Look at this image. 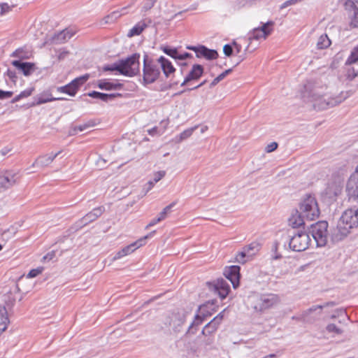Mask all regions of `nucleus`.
<instances>
[{"mask_svg": "<svg viewBox=\"0 0 358 358\" xmlns=\"http://www.w3.org/2000/svg\"><path fill=\"white\" fill-rule=\"evenodd\" d=\"M204 69L201 64H194L191 71L188 73L185 78L183 82L180 84L181 86H185L193 80H199L203 73Z\"/></svg>", "mask_w": 358, "mask_h": 358, "instance_id": "nucleus-15", "label": "nucleus"}, {"mask_svg": "<svg viewBox=\"0 0 358 358\" xmlns=\"http://www.w3.org/2000/svg\"><path fill=\"white\" fill-rule=\"evenodd\" d=\"M105 208L103 206H100L96 208H94L91 212L86 214L81 220V222L83 224H87L90 223L95 220H96L99 217H100L103 213L104 212Z\"/></svg>", "mask_w": 358, "mask_h": 358, "instance_id": "nucleus-21", "label": "nucleus"}, {"mask_svg": "<svg viewBox=\"0 0 358 358\" xmlns=\"http://www.w3.org/2000/svg\"><path fill=\"white\" fill-rule=\"evenodd\" d=\"M176 205V202H172L171 203H170L169 205H168L167 206H166L163 210L159 213V218L162 220H164L167 215L171 212V208Z\"/></svg>", "mask_w": 358, "mask_h": 358, "instance_id": "nucleus-44", "label": "nucleus"}, {"mask_svg": "<svg viewBox=\"0 0 358 358\" xmlns=\"http://www.w3.org/2000/svg\"><path fill=\"white\" fill-rule=\"evenodd\" d=\"M17 174L6 171L0 173V191L7 189L13 186L17 182Z\"/></svg>", "mask_w": 358, "mask_h": 358, "instance_id": "nucleus-14", "label": "nucleus"}, {"mask_svg": "<svg viewBox=\"0 0 358 358\" xmlns=\"http://www.w3.org/2000/svg\"><path fill=\"white\" fill-rule=\"evenodd\" d=\"M300 0H288V1H286L285 3H283L281 6H280V8L282 9V8H285L287 6H289L291 5H294V4H296V3H298Z\"/></svg>", "mask_w": 358, "mask_h": 358, "instance_id": "nucleus-57", "label": "nucleus"}, {"mask_svg": "<svg viewBox=\"0 0 358 358\" xmlns=\"http://www.w3.org/2000/svg\"><path fill=\"white\" fill-rule=\"evenodd\" d=\"M23 49L22 48H18L15 51H14L10 56L13 57H18L20 59L27 58L23 55Z\"/></svg>", "mask_w": 358, "mask_h": 358, "instance_id": "nucleus-52", "label": "nucleus"}, {"mask_svg": "<svg viewBox=\"0 0 358 358\" xmlns=\"http://www.w3.org/2000/svg\"><path fill=\"white\" fill-rule=\"evenodd\" d=\"M358 75V70L355 71L354 68L349 69L348 71V76L350 79L355 78Z\"/></svg>", "mask_w": 358, "mask_h": 358, "instance_id": "nucleus-58", "label": "nucleus"}, {"mask_svg": "<svg viewBox=\"0 0 358 358\" xmlns=\"http://www.w3.org/2000/svg\"><path fill=\"white\" fill-rule=\"evenodd\" d=\"M328 226L327 221H320L315 224H311L310 233L317 247L326 245L328 238L329 237L331 238V231L329 233Z\"/></svg>", "mask_w": 358, "mask_h": 358, "instance_id": "nucleus-7", "label": "nucleus"}, {"mask_svg": "<svg viewBox=\"0 0 358 358\" xmlns=\"http://www.w3.org/2000/svg\"><path fill=\"white\" fill-rule=\"evenodd\" d=\"M95 125V122L94 120H90L88 121L87 122L83 124H81V125H79V126H76V128L78 129V131H83L90 127H94Z\"/></svg>", "mask_w": 358, "mask_h": 358, "instance_id": "nucleus-48", "label": "nucleus"}, {"mask_svg": "<svg viewBox=\"0 0 358 358\" xmlns=\"http://www.w3.org/2000/svg\"><path fill=\"white\" fill-rule=\"evenodd\" d=\"M6 75L9 77V78L14 83L16 82L17 76L15 71H12L10 69H8L6 71Z\"/></svg>", "mask_w": 358, "mask_h": 358, "instance_id": "nucleus-56", "label": "nucleus"}, {"mask_svg": "<svg viewBox=\"0 0 358 358\" xmlns=\"http://www.w3.org/2000/svg\"><path fill=\"white\" fill-rule=\"evenodd\" d=\"M223 52L224 54L227 56L230 57L233 54V47L231 45L226 44L223 47Z\"/></svg>", "mask_w": 358, "mask_h": 358, "instance_id": "nucleus-50", "label": "nucleus"}, {"mask_svg": "<svg viewBox=\"0 0 358 358\" xmlns=\"http://www.w3.org/2000/svg\"><path fill=\"white\" fill-rule=\"evenodd\" d=\"M358 61V45L354 48L346 61V64H352Z\"/></svg>", "mask_w": 358, "mask_h": 358, "instance_id": "nucleus-38", "label": "nucleus"}, {"mask_svg": "<svg viewBox=\"0 0 358 358\" xmlns=\"http://www.w3.org/2000/svg\"><path fill=\"white\" fill-rule=\"evenodd\" d=\"M119 16H120V15H119L118 12H113V13H112L110 15H108V16H106L105 17L106 23H108L110 21H113V20H115Z\"/></svg>", "mask_w": 358, "mask_h": 358, "instance_id": "nucleus-54", "label": "nucleus"}, {"mask_svg": "<svg viewBox=\"0 0 358 358\" xmlns=\"http://www.w3.org/2000/svg\"><path fill=\"white\" fill-rule=\"evenodd\" d=\"M196 321H194L189 327L186 334H195L198 330L197 327L200 325L203 321L202 318L199 315L195 316Z\"/></svg>", "mask_w": 358, "mask_h": 358, "instance_id": "nucleus-34", "label": "nucleus"}, {"mask_svg": "<svg viewBox=\"0 0 358 358\" xmlns=\"http://www.w3.org/2000/svg\"><path fill=\"white\" fill-rule=\"evenodd\" d=\"M274 22L268 21L266 23H262V26L254 28L249 34L248 40L250 43L252 40L266 39L272 32Z\"/></svg>", "mask_w": 358, "mask_h": 358, "instance_id": "nucleus-9", "label": "nucleus"}, {"mask_svg": "<svg viewBox=\"0 0 358 358\" xmlns=\"http://www.w3.org/2000/svg\"><path fill=\"white\" fill-rule=\"evenodd\" d=\"M162 221L159 217H158L156 219H154L152 220L146 227H145V229H148L150 227L155 225L157 223L159 222Z\"/></svg>", "mask_w": 358, "mask_h": 358, "instance_id": "nucleus-61", "label": "nucleus"}, {"mask_svg": "<svg viewBox=\"0 0 358 358\" xmlns=\"http://www.w3.org/2000/svg\"><path fill=\"white\" fill-rule=\"evenodd\" d=\"M148 27L145 20L138 22L129 32V36L139 35Z\"/></svg>", "mask_w": 358, "mask_h": 358, "instance_id": "nucleus-30", "label": "nucleus"}, {"mask_svg": "<svg viewBox=\"0 0 358 358\" xmlns=\"http://www.w3.org/2000/svg\"><path fill=\"white\" fill-rule=\"evenodd\" d=\"M206 285L210 290L217 294L222 299L227 297L230 290L228 282L223 278L217 279L213 282H208Z\"/></svg>", "mask_w": 358, "mask_h": 358, "instance_id": "nucleus-11", "label": "nucleus"}, {"mask_svg": "<svg viewBox=\"0 0 358 358\" xmlns=\"http://www.w3.org/2000/svg\"><path fill=\"white\" fill-rule=\"evenodd\" d=\"M240 270L241 267L239 266H231L226 268L224 272V276L231 282L234 289L239 286Z\"/></svg>", "mask_w": 358, "mask_h": 358, "instance_id": "nucleus-13", "label": "nucleus"}, {"mask_svg": "<svg viewBox=\"0 0 358 358\" xmlns=\"http://www.w3.org/2000/svg\"><path fill=\"white\" fill-rule=\"evenodd\" d=\"M185 313L184 312L173 313L170 318L169 324L173 327L176 333L181 331L182 326L185 321Z\"/></svg>", "mask_w": 358, "mask_h": 358, "instance_id": "nucleus-16", "label": "nucleus"}, {"mask_svg": "<svg viewBox=\"0 0 358 358\" xmlns=\"http://www.w3.org/2000/svg\"><path fill=\"white\" fill-rule=\"evenodd\" d=\"M12 65L21 71L25 76H30L36 69L35 64L31 62H22L20 60H14Z\"/></svg>", "mask_w": 358, "mask_h": 358, "instance_id": "nucleus-18", "label": "nucleus"}, {"mask_svg": "<svg viewBox=\"0 0 358 358\" xmlns=\"http://www.w3.org/2000/svg\"><path fill=\"white\" fill-rule=\"evenodd\" d=\"M88 96L94 99H100L103 101L108 102L113 100L116 96H121L122 95L119 93L116 94H106L96 91H92L87 94Z\"/></svg>", "mask_w": 358, "mask_h": 358, "instance_id": "nucleus-24", "label": "nucleus"}, {"mask_svg": "<svg viewBox=\"0 0 358 358\" xmlns=\"http://www.w3.org/2000/svg\"><path fill=\"white\" fill-rule=\"evenodd\" d=\"M55 100H66V99L62 98V97H60V98L48 97L46 99L43 98V97H39L37 99V100L35 103H32L31 106L41 105V104H43V103H47V102H50V101H55Z\"/></svg>", "mask_w": 358, "mask_h": 358, "instance_id": "nucleus-40", "label": "nucleus"}, {"mask_svg": "<svg viewBox=\"0 0 358 358\" xmlns=\"http://www.w3.org/2000/svg\"><path fill=\"white\" fill-rule=\"evenodd\" d=\"M235 259L236 262L243 264L250 260L248 259V253L243 248H242V250L236 255Z\"/></svg>", "mask_w": 358, "mask_h": 358, "instance_id": "nucleus-36", "label": "nucleus"}, {"mask_svg": "<svg viewBox=\"0 0 358 358\" xmlns=\"http://www.w3.org/2000/svg\"><path fill=\"white\" fill-rule=\"evenodd\" d=\"M302 98L305 102L310 103L313 109L321 110L341 103L347 96L341 92L340 95L331 97L326 85L318 81H308L304 85Z\"/></svg>", "mask_w": 358, "mask_h": 358, "instance_id": "nucleus-1", "label": "nucleus"}, {"mask_svg": "<svg viewBox=\"0 0 358 358\" xmlns=\"http://www.w3.org/2000/svg\"><path fill=\"white\" fill-rule=\"evenodd\" d=\"M13 93L11 91H4L0 90V100L7 99L13 96Z\"/></svg>", "mask_w": 358, "mask_h": 358, "instance_id": "nucleus-49", "label": "nucleus"}, {"mask_svg": "<svg viewBox=\"0 0 358 358\" xmlns=\"http://www.w3.org/2000/svg\"><path fill=\"white\" fill-rule=\"evenodd\" d=\"M358 227V207L348 208L341 215L335 227L331 229V241L338 243Z\"/></svg>", "mask_w": 358, "mask_h": 358, "instance_id": "nucleus-3", "label": "nucleus"}, {"mask_svg": "<svg viewBox=\"0 0 358 358\" xmlns=\"http://www.w3.org/2000/svg\"><path fill=\"white\" fill-rule=\"evenodd\" d=\"M43 271V267H38L36 268L31 269L27 274V278H35L42 273Z\"/></svg>", "mask_w": 358, "mask_h": 358, "instance_id": "nucleus-47", "label": "nucleus"}, {"mask_svg": "<svg viewBox=\"0 0 358 358\" xmlns=\"http://www.w3.org/2000/svg\"><path fill=\"white\" fill-rule=\"evenodd\" d=\"M243 248L248 253V259H251L259 251L261 244L259 242L254 241L245 245Z\"/></svg>", "mask_w": 358, "mask_h": 358, "instance_id": "nucleus-27", "label": "nucleus"}, {"mask_svg": "<svg viewBox=\"0 0 358 358\" xmlns=\"http://www.w3.org/2000/svg\"><path fill=\"white\" fill-rule=\"evenodd\" d=\"M68 54H69V52L66 51V50H63V51L60 52L58 55V59L59 61L64 59Z\"/></svg>", "mask_w": 358, "mask_h": 358, "instance_id": "nucleus-62", "label": "nucleus"}, {"mask_svg": "<svg viewBox=\"0 0 358 358\" xmlns=\"http://www.w3.org/2000/svg\"><path fill=\"white\" fill-rule=\"evenodd\" d=\"M57 92L65 93L69 94V96H74V94L72 91L71 86L70 85V83L64 86L58 87L57 88Z\"/></svg>", "mask_w": 358, "mask_h": 358, "instance_id": "nucleus-42", "label": "nucleus"}, {"mask_svg": "<svg viewBox=\"0 0 358 358\" xmlns=\"http://www.w3.org/2000/svg\"><path fill=\"white\" fill-rule=\"evenodd\" d=\"M341 190L342 188L340 185L332 183L329 185L326 189V194L329 199H334L341 193Z\"/></svg>", "mask_w": 358, "mask_h": 358, "instance_id": "nucleus-28", "label": "nucleus"}, {"mask_svg": "<svg viewBox=\"0 0 358 358\" xmlns=\"http://www.w3.org/2000/svg\"><path fill=\"white\" fill-rule=\"evenodd\" d=\"M320 215V210L315 195L306 194L299 203V210L296 209L289 218V224L292 228H300L305 225V219L315 220Z\"/></svg>", "mask_w": 358, "mask_h": 358, "instance_id": "nucleus-2", "label": "nucleus"}, {"mask_svg": "<svg viewBox=\"0 0 358 358\" xmlns=\"http://www.w3.org/2000/svg\"><path fill=\"white\" fill-rule=\"evenodd\" d=\"M331 42L326 34H322L317 42V49H325L330 46Z\"/></svg>", "mask_w": 358, "mask_h": 358, "instance_id": "nucleus-33", "label": "nucleus"}, {"mask_svg": "<svg viewBox=\"0 0 358 358\" xmlns=\"http://www.w3.org/2000/svg\"><path fill=\"white\" fill-rule=\"evenodd\" d=\"M347 15L350 20V25L358 27V6L353 1L348 0L345 3Z\"/></svg>", "mask_w": 358, "mask_h": 358, "instance_id": "nucleus-12", "label": "nucleus"}, {"mask_svg": "<svg viewBox=\"0 0 358 358\" xmlns=\"http://www.w3.org/2000/svg\"><path fill=\"white\" fill-rule=\"evenodd\" d=\"M197 52V57H203L208 60L215 59L218 57V53L215 50L209 49L205 45H201L199 50Z\"/></svg>", "mask_w": 358, "mask_h": 358, "instance_id": "nucleus-23", "label": "nucleus"}, {"mask_svg": "<svg viewBox=\"0 0 358 358\" xmlns=\"http://www.w3.org/2000/svg\"><path fill=\"white\" fill-rule=\"evenodd\" d=\"M326 330L329 333H333L336 335H341L343 334V330L340 328H338L336 324H329L326 327Z\"/></svg>", "mask_w": 358, "mask_h": 358, "instance_id": "nucleus-41", "label": "nucleus"}, {"mask_svg": "<svg viewBox=\"0 0 358 358\" xmlns=\"http://www.w3.org/2000/svg\"><path fill=\"white\" fill-rule=\"evenodd\" d=\"M199 48H200V45H199V46L189 45V46L187 47V49L193 50L194 52H195L196 56H197V52H199L198 51L199 50Z\"/></svg>", "mask_w": 358, "mask_h": 358, "instance_id": "nucleus-64", "label": "nucleus"}, {"mask_svg": "<svg viewBox=\"0 0 358 358\" xmlns=\"http://www.w3.org/2000/svg\"><path fill=\"white\" fill-rule=\"evenodd\" d=\"M61 152L62 151H59L55 154L51 153L50 155H40L32 164L31 166H37L40 169H44L49 166Z\"/></svg>", "mask_w": 358, "mask_h": 358, "instance_id": "nucleus-17", "label": "nucleus"}, {"mask_svg": "<svg viewBox=\"0 0 358 358\" xmlns=\"http://www.w3.org/2000/svg\"><path fill=\"white\" fill-rule=\"evenodd\" d=\"M143 82L148 85L155 82L160 76V67L157 62L150 58L147 54L143 57Z\"/></svg>", "mask_w": 358, "mask_h": 358, "instance_id": "nucleus-6", "label": "nucleus"}, {"mask_svg": "<svg viewBox=\"0 0 358 358\" xmlns=\"http://www.w3.org/2000/svg\"><path fill=\"white\" fill-rule=\"evenodd\" d=\"M282 241H284V248H287V243L289 249L296 252L304 251L308 248L310 238L308 233L298 230L293 234H282Z\"/></svg>", "mask_w": 358, "mask_h": 358, "instance_id": "nucleus-4", "label": "nucleus"}, {"mask_svg": "<svg viewBox=\"0 0 358 358\" xmlns=\"http://www.w3.org/2000/svg\"><path fill=\"white\" fill-rule=\"evenodd\" d=\"M165 175L166 172L164 171H159L155 173L153 179L148 181L147 183L148 188L146 192L150 191L153 187L155 184L159 182L162 178H163L165 176Z\"/></svg>", "mask_w": 358, "mask_h": 358, "instance_id": "nucleus-32", "label": "nucleus"}, {"mask_svg": "<svg viewBox=\"0 0 358 358\" xmlns=\"http://www.w3.org/2000/svg\"><path fill=\"white\" fill-rule=\"evenodd\" d=\"M127 255L125 254V251L123 250L122 249L121 250H120L119 252H117L116 253V255L113 257V261H115L117 259H119L124 256H126Z\"/></svg>", "mask_w": 358, "mask_h": 358, "instance_id": "nucleus-60", "label": "nucleus"}, {"mask_svg": "<svg viewBox=\"0 0 358 358\" xmlns=\"http://www.w3.org/2000/svg\"><path fill=\"white\" fill-rule=\"evenodd\" d=\"M73 36V33H70L68 29H64L62 31L55 34L49 41L52 43L60 44L66 42Z\"/></svg>", "mask_w": 358, "mask_h": 358, "instance_id": "nucleus-22", "label": "nucleus"}, {"mask_svg": "<svg viewBox=\"0 0 358 358\" xmlns=\"http://www.w3.org/2000/svg\"><path fill=\"white\" fill-rule=\"evenodd\" d=\"M8 323L7 310L5 306H0V333L6 329Z\"/></svg>", "mask_w": 358, "mask_h": 358, "instance_id": "nucleus-29", "label": "nucleus"}, {"mask_svg": "<svg viewBox=\"0 0 358 358\" xmlns=\"http://www.w3.org/2000/svg\"><path fill=\"white\" fill-rule=\"evenodd\" d=\"M162 49L166 55L175 59V57L176 56L178 52V50L176 48H171L169 46H164Z\"/></svg>", "mask_w": 358, "mask_h": 358, "instance_id": "nucleus-45", "label": "nucleus"}, {"mask_svg": "<svg viewBox=\"0 0 358 358\" xmlns=\"http://www.w3.org/2000/svg\"><path fill=\"white\" fill-rule=\"evenodd\" d=\"M193 131H194V129L191 128V129H187V130H185L184 131H182L180 134V140H184V139H186L188 137H189L192 134Z\"/></svg>", "mask_w": 358, "mask_h": 358, "instance_id": "nucleus-51", "label": "nucleus"}, {"mask_svg": "<svg viewBox=\"0 0 358 358\" xmlns=\"http://www.w3.org/2000/svg\"><path fill=\"white\" fill-rule=\"evenodd\" d=\"M157 62L159 64L160 70H162L166 78H169L171 74L176 71V69L173 67L171 62L164 56H161Z\"/></svg>", "mask_w": 358, "mask_h": 358, "instance_id": "nucleus-20", "label": "nucleus"}, {"mask_svg": "<svg viewBox=\"0 0 358 358\" xmlns=\"http://www.w3.org/2000/svg\"><path fill=\"white\" fill-rule=\"evenodd\" d=\"M278 145L277 143L272 142L270 144L267 145V146L265 148V150L266 152H271L277 149Z\"/></svg>", "mask_w": 358, "mask_h": 358, "instance_id": "nucleus-55", "label": "nucleus"}, {"mask_svg": "<svg viewBox=\"0 0 358 358\" xmlns=\"http://www.w3.org/2000/svg\"><path fill=\"white\" fill-rule=\"evenodd\" d=\"M78 131V129L76 128V126L71 127L69 131V136L76 135Z\"/></svg>", "mask_w": 358, "mask_h": 358, "instance_id": "nucleus-63", "label": "nucleus"}, {"mask_svg": "<svg viewBox=\"0 0 358 358\" xmlns=\"http://www.w3.org/2000/svg\"><path fill=\"white\" fill-rule=\"evenodd\" d=\"M140 54L134 53L125 59H120L119 64L121 71L120 74L128 77H133L140 72Z\"/></svg>", "mask_w": 358, "mask_h": 358, "instance_id": "nucleus-5", "label": "nucleus"}, {"mask_svg": "<svg viewBox=\"0 0 358 358\" xmlns=\"http://www.w3.org/2000/svg\"><path fill=\"white\" fill-rule=\"evenodd\" d=\"M107 161L101 157L98 158V159L96 162V166L99 169H104L106 166Z\"/></svg>", "mask_w": 358, "mask_h": 358, "instance_id": "nucleus-53", "label": "nucleus"}, {"mask_svg": "<svg viewBox=\"0 0 358 358\" xmlns=\"http://www.w3.org/2000/svg\"><path fill=\"white\" fill-rule=\"evenodd\" d=\"M97 86L99 89L103 90H121L123 85L120 83H113L106 80H100L98 81Z\"/></svg>", "mask_w": 358, "mask_h": 358, "instance_id": "nucleus-25", "label": "nucleus"}, {"mask_svg": "<svg viewBox=\"0 0 358 358\" xmlns=\"http://www.w3.org/2000/svg\"><path fill=\"white\" fill-rule=\"evenodd\" d=\"M33 91H34V89L30 88V89H27V90H25L21 92L18 95H17L16 96H15L11 102L13 103H14L23 98L28 97L29 96H30L32 94Z\"/></svg>", "mask_w": 358, "mask_h": 358, "instance_id": "nucleus-37", "label": "nucleus"}, {"mask_svg": "<svg viewBox=\"0 0 358 358\" xmlns=\"http://www.w3.org/2000/svg\"><path fill=\"white\" fill-rule=\"evenodd\" d=\"M15 6V4H8V3H0V8H1V11H0V15H5L6 13H8L9 11H10L12 10L13 8H14Z\"/></svg>", "mask_w": 358, "mask_h": 358, "instance_id": "nucleus-43", "label": "nucleus"}, {"mask_svg": "<svg viewBox=\"0 0 358 358\" xmlns=\"http://www.w3.org/2000/svg\"><path fill=\"white\" fill-rule=\"evenodd\" d=\"M103 71H117L120 73L121 68L120 67L119 60L112 64H107L103 66Z\"/></svg>", "mask_w": 358, "mask_h": 358, "instance_id": "nucleus-39", "label": "nucleus"}, {"mask_svg": "<svg viewBox=\"0 0 358 358\" xmlns=\"http://www.w3.org/2000/svg\"><path fill=\"white\" fill-rule=\"evenodd\" d=\"M335 306L336 303L334 301L327 302L323 305L313 306L310 308L302 312L301 315V319L306 322H313L320 316L323 308L327 307H334Z\"/></svg>", "mask_w": 358, "mask_h": 358, "instance_id": "nucleus-8", "label": "nucleus"}, {"mask_svg": "<svg viewBox=\"0 0 358 358\" xmlns=\"http://www.w3.org/2000/svg\"><path fill=\"white\" fill-rule=\"evenodd\" d=\"M282 246L284 248V241H282V236L279 240H276L273 245L272 252L275 253V255L273 257L274 259H280L282 258V255L280 254H277V251L278 248Z\"/></svg>", "mask_w": 358, "mask_h": 358, "instance_id": "nucleus-35", "label": "nucleus"}, {"mask_svg": "<svg viewBox=\"0 0 358 358\" xmlns=\"http://www.w3.org/2000/svg\"><path fill=\"white\" fill-rule=\"evenodd\" d=\"M156 2L157 0H145L142 7V10L146 12L150 10L155 6Z\"/></svg>", "mask_w": 358, "mask_h": 358, "instance_id": "nucleus-46", "label": "nucleus"}, {"mask_svg": "<svg viewBox=\"0 0 358 358\" xmlns=\"http://www.w3.org/2000/svg\"><path fill=\"white\" fill-rule=\"evenodd\" d=\"M219 324H220L216 322V320L213 319L210 322L205 325L201 331V334L205 336L211 334L217 330Z\"/></svg>", "mask_w": 358, "mask_h": 358, "instance_id": "nucleus-31", "label": "nucleus"}, {"mask_svg": "<svg viewBox=\"0 0 358 358\" xmlns=\"http://www.w3.org/2000/svg\"><path fill=\"white\" fill-rule=\"evenodd\" d=\"M89 78L90 75L86 73L83 76L75 78L70 83V85L71 86L74 95L76 94L79 88L89 79Z\"/></svg>", "mask_w": 358, "mask_h": 358, "instance_id": "nucleus-26", "label": "nucleus"}, {"mask_svg": "<svg viewBox=\"0 0 358 358\" xmlns=\"http://www.w3.org/2000/svg\"><path fill=\"white\" fill-rule=\"evenodd\" d=\"M279 297L274 294H262L258 298L254 308L257 311L262 312L266 309L270 308L279 303Z\"/></svg>", "mask_w": 358, "mask_h": 358, "instance_id": "nucleus-10", "label": "nucleus"}, {"mask_svg": "<svg viewBox=\"0 0 358 358\" xmlns=\"http://www.w3.org/2000/svg\"><path fill=\"white\" fill-rule=\"evenodd\" d=\"M155 233V231H151L148 235L139 238L136 241L131 243L130 245L122 248L123 250L125 251V254L127 255L133 252H134L138 248L143 246L145 244V241L148 238H151Z\"/></svg>", "mask_w": 358, "mask_h": 358, "instance_id": "nucleus-19", "label": "nucleus"}, {"mask_svg": "<svg viewBox=\"0 0 358 358\" xmlns=\"http://www.w3.org/2000/svg\"><path fill=\"white\" fill-rule=\"evenodd\" d=\"M55 257V251H51L43 257V262L52 260Z\"/></svg>", "mask_w": 358, "mask_h": 358, "instance_id": "nucleus-59", "label": "nucleus"}]
</instances>
